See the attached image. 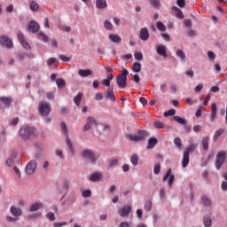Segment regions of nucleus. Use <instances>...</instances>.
I'll list each match as a JSON object with an SVG mask.
<instances>
[{
  "instance_id": "nucleus-1",
  "label": "nucleus",
  "mask_w": 227,
  "mask_h": 227,
  "mask_svg": "<svg viewBox=\"0 0 227 227\" xmlns=\"http://www.w3.org/2000/svg\"><path fill=\"white\" fill-rule=\"evenodd\" d=\"M36 136H38V129L36 128L23 126L20 129V137L23 141H27L30 137H36Z\"/></svg>"
},
{
  "instance_id": "nucleus-2",
  "label": "nucleus",
  "mask_w": 227,
  "mask_h": 227,
  "mask_svg": "<svg viewBox=\"0 0 227 227\" xmlns=\"http://www.w3.org/2000/svg\"><path fill=\"white\" fill-rule=\"evenodd\" d=\"M150 137V134L146 132V130H139L136 134L127 135V138L129 139V141H134V143L146 141V137Z\"/></svg>"
},
{
  "instance_id": "nucleus-3",
  "label": "nucleus",
  "mask_w": 227,
  "mask_h": 227,
  "mask_svg": "<svg viewBox=\"0 0 227 227\" xmlns=\"http://www.w3.org/2000/svg\"><path fill=\"white\" fill-rule=\"evenodd\" d=\"M127 77H129V70L123 69L121 74L116 77V84L119 88H127Z\"/></svg>"
},
{
  "instance_id": "nucleus-4",
  "label": "nucleus",
  "mask_w": 227,
  "mask_h": 227,
  "mask_svg": "<svg viewBox=\"0 0 227 227\" xmlns=\"http://www.w3.org/2000/svg\"><path fill=\"white\" fill-rule=\"evenodd\" d=\"M196 145L192 144L187 147L186 151L184 153L183 155L182 168H187V166H189L190 153H192V152L196 150Z\"/></svg>"
},
{
  "instance_id": "nucleus-5",
  "label": "nucleus",
  "mask_w": 227,
  "mask_h": 227,
  "mask_svg": "<svg viewBox=\"0 0 227 227\" xmlns=\"http://www.w3.org/2000/svg\"><path fill=\"white\" fill-rule=\"evenodd\" d=\"M224 162H226V151H220L216 154V159L215 162L216 169H221Z\"/></svg>"
},
{
  "instance_id": "nucleus-6",
  "label": "nucleus",
  "mask_w": 227,
  "mask_h": 227,
  "mask_svg": "<svg viewBox=\"0 0 227 227\" xmlns=\"http://www.w3.org/2000/svg\"><path fill=\"white\" fill-rule=\"evenodd\" d=\"M82 157L89 160L90 164H95L97 162V157L95 156V153L91 151V149H84L81 153Z\"/></svg>"
},
{
  "instance_id": "nucleus-7",
  "label": "nucleus",
  "mask_w": 227,
  "mask_h": 227,
  "mask_svg": "<svg viewBox=\"0 0 227 227\" xmlns=\"http://www.w3.org/2000/svg\"><path fill=\"white\" fill-rule=\"evenodd\" d=\"M39 114L43 117L49 116L51 114V104L47 101L39 102Z\"/></svg>"
},
{
  "instance_id": "nucleus-8",
  "label": "nucleus",
  "mask_w": 227,
  "mask_h": 227,
  "mask_svg": "<svg viewBox=\"0 0 227 227\" xmlns=\"http://www.w3.org/2000/svg\"><path fill=\"white\" fill-rule=\"evenodd\" d=\"M131 212H132V206L130 205H124L118 208V214L120 217H129Z\"/></svg>"
},
{
  "instance_id": "nucleus-9",
  "label": "nucleus",
  "mask_w": 227,
  "mask_h": 227,
  "mask_svg": "<svg viewBox=\"0 0 227 227\" xmlns=\"http://www.w3.org/2000/svg\"><path fill=\"white\" fill-rule=\"evenodd\" d=\"M0 45L5 49H13V42L7 35H0Z\"/></svg>"
},
{
  "instance_id": "nucleus-10",
  "label": "nucleus",
  "mask_w": 227,
  "mask_h": 227,
  "mask_svg": "<svg viewBox=\"0 0 227 227\" xmlns=\"http://www.w3.org/2000/svg\"><path fill=\"white\" fill-rule=\"evenodd\" d=\"M172 170L171 168H168L163 176V182H166L168 178V189H171L173 187V182H175V175H172Z\"/></svg>"
},
{
  "instance_id": "nucleus-11",
  "label": "nucleus",
  "mask_w": 227,
  "mask_h": 227,
  "mask_svg": "<svg viewBox=\"0 0 227 227\" xmlns=\"http://www.w3.org/2000/svg\"><path fill=\"white\" fill-rule=\"evenodd\" d=\"M104 98L106 100H111V102H116V97H114V88H107L106 91L103 93Z\"/></svg>"
},
{
  "instance_id": "nucleus-12",
  "label": "nucleus",
  "mask_w": 227,
  "mask_h": 227,
  "mask_svg": "<svg viewBox=\"0 0 227 227\" xmlns=\"http://www.w3.org/2000/svg\"><path fill=\"white\" fill-rule=\"evenodd\" d=\"M97 120L94 119L92 116H88L87 117V122L83 127V132H88V130H91V126L92 125H97Z\"/></svg>"
},
{
  "instance_id": "nucleus-13",
  "label": "nucleus",
  "mask_w": 227,
  "mask_h": 227,
  "mask_svg": "<svg viewBox=\"0 0 227 227\" xmlns=\"http://www.w3.org/2000/svg\"><path fill=\"white\" fill-rule=\"evenodd\" d=\"M26 171L28 175H35V171H36V161L35 160L27 164Z\"/></svg>"
},
{
  "instance_id": "nucleus-14",
  "label": "nucleus",
  "mask_w": 227,
  "mask_h": 227,
  "mask_svg": "<svg viewBox=\"0 0 227 227\" xmlns=\"http://www.w3.org/2000/svg\"><path fill=\"white\" fill-rule=\"evenodd\" d=\"M18 40L23 48H25L27 51H31V45H29L27 43V41H26V38L24 37V34L20 32L18 34Z\"/></svg>"
},
{
  "instance_id": "nucleus-15",
  "label": "nucleus",
  "mask_w": 227,
  "mask_h": 227,
  "mask_svg": "<svg viewBox=\"0 0 227 227\" xmlns=\"http://www.w3.org/2000/svg\"><path fill=\"white\" fill-rule=\"evenodd\" d=\"M27 29L30 33H38L40 30V24L35 20H31L27 25Z\"/></svg>"
},
{
  "instance_id": "nucleus-16",
  "label": "nucleus",
  "mask_w": 227,
  "mask_h": 227,
  "mask_svg": "<svg viewBox=\"0 0 227 227\" xmlns=\"http://www.w3.org/2000/svg\"><path fill=\"white\" fill-rule=\"evenodd\" d=\"M139 38L143 42H148V40L150 39V32L148 31L147 27H142L140 29Z\"/></svg>"
},
{
  "instance_id": "nucleus-17",
  "label": "nucleus",
  "mask_w": 227,
  "mask_h": 227,
  "mask_svg": "<svg viewBox=\"0 0 227 227\" xmlns=\"http://www.w3.org/2000/svg\"><path fill=\"white\" fill-rule=\"evenodd\" d=\"M167 49L164 44H158L156 47V52L159 54V56H161L162 58H168V53L166 52Z\"/></svg>"
},
{
  "instance_id": "nucleus-18",
  "label": "nucleus",
  "mask_w": 227,
  "mask_h": 227,
  "mask_svg": "<svg viewBox=\"0 0 227 227\" xmlns=\"http://www.w3.org/2000/svg\"><path fill=\"white\" fill-rule=\"evenodd\" d=\"M40 208H43V203L41 201H35L30 205L29 212H37Z\"/></svg>"
},
{
  "instance_id": "nucleus-19",
  "label": "nucleus",
  "mask_w": 227,
  "mask_h": 227,
  "mask_svg": "<svg viewBox=\"0 0 227 227\" xmlns=\"http://www.w3.org/2000/svg\"><path fill=\"white\" fill-rule=\"evenodd\" d=\"M10 212L14 217H20V215H22V208L15 206H11Z\"/></svg>"
},
{
  "instance_id": "nucleus-20",
  "label": "nucleus",
  "mask_w": 227,
  "mask_h": 227,
  "mask_svg": "<svg viewBox=\"0 0 227 227\" xmlns=\"http://www.w3.org/2000/svg\"><path fill=\"white\" fill-rule=\"evenodd\" d=\"M215 118H217V105L213 103L211 105L210 121H215Z\"/></svg>"
},
{
  "instance_id": "nucleus-21",
  "label": "nucleus",
  "mask_w": 227,
  "mask_h": 227,
  "mask_svg": "<svg viewBox=\"0 0 227 227\" xmlns=\"http://www.w3.org/2000/svg\"><path fill=\"white\" fill-rule=\"evenodd\" d=\"M78 75L80 77H90V75H93V71L91 69H79Z\"/></svg>"
},
{
  "instance_id": "nucleus-22",
  "label": "nucleus",
  "mask_w": 227,
  "mask_h": 227,
  "mask_svg": "<svg viewBox=\"0 0 227 227\" xmlns=\"http://www.w3.org/2000/svg\"><path fill=\"white\" fill-rule=\"evenodd\" d=\"M159 140L155 137H152L148 139L147 150H152V148H155Z\"/></svg>"
},
{
  "instance_id": "nucleus-23",
  "label": "nucleus",
  "mask_w": 227,
  "mask_h": 227,
  "mask_svg": "<svg viewBox=\"0 0 227 227\" xmlns=\"http://www.w3.org/2000/svg\"><path fill=\"white\" fill-rule=\"evenodd\" d=\"M113 79H114V76L113 75V74H108L106 75V79H103L101 82L103 86L109 88L111 86V81H113Z\"/></svg>"
},
{
  "instance_id": "nucleus-24",
  "label": "nucleus",
  "mask_w": 227,
  "mask_h": 227,
  "mask_svg": "<svg viewBox=\"0 0 227 227\" xmlns=\"http://www.w3.org/2000/svg\"><path fill=\"white\" fill-rule=\"evenodd\" d=\"M201 203L204 207H212V199L207 195L201 197Z\"/></svg>"
},
{
  "instance_id": "nucleus-25",
  "label": "nucleus",
  "mask_w": 227,
  "mask_h": 227,
  "mask_svg": "<svg viewBox=\"0 0 227 227\" xmlns=\"http://www.w3.org/2000/svg\"><path fill=\"white\" fill-rule=\"evenodd\" d=\"M108 38L113 43H121V37L118 34H111Z\"/></svg>"
},
{
  "instance_id": "nucleus-26",
  "label": "nucleus",
  "mask_w": 227,
  "mask_h": 227,
  "mask_svg": "<svg viewBox=\"0 0 227 227\" xmlns=\"http://www.w3.org/2000/svg\"><path fill=\"white\" fill-rule=\"evenodd\" d=\"M66 144L67 145V148H68L71 155H75V151L74 150V144L72 143V140L70 139V137H67Z\"/></svg>"
},
{
  "instance_id": "nucleus-27",
  "label": "nucleus",
  "mask_w": 227,
  "mask_h": 227,
  "mask_svg": "<svg viewBox=\"0 0 227 227\" xmlns=\"http://www.w3.org/2000/svg\"><path fill=\"white\" fill-rule=\"evenodd\" d=\"M96 8H98V10H104V8H107V1L96 0Z\"/></svg>"
},
{
  "instance_id": "nucleus-28",
  "label": "nucleus",
  "mask_w": 227,
  "mask_h": 227,
  "mask_svg": "<svg viewBox=\"0 0 227 227\" xmlns=\"http://www.w3.org/2000/svg\"><path fill=\"white\" fill-rule=\"evenodd\" d=\"M0 102H3L5 107H10V106H12V102H13V99L8 97H0Z\"/></svg>"
},
{
  "instance_id": "nucleus-29",
  "label": "nucleus",
  "mask_w": 227,
  "mask_h": 227,
  "mask_svg": "<svg viewBox=\"0 0 227 227\" xmlns=\"http://www.w3.org/2000/svg\"><path fill=\"white\" fill-rule=\"evenodd\" d=\"M102 178V174L100 172H95L90 176V182H98Z\"/></svg>"
},
{
  "instance_id": "nucleus-30",
  "label": "nucleus",
  "mask_w": 227,
  "mask_h": 227,
  "mask_svg": "<svg viewBox=\"0 0 227 227\" xmlns=\"http://www.w3.org/2000/svg\"><path fill=\"white\" fill-rule=\"evenodd\" d=\"M172 11L175 12V15L177 19H184V12L177 6H172Z\"/></svg>"
},
{
  "instance_id": "nucleus-31",
  "label": "nucleus",
  "mask_w": 227,
  "mask_h": 227,
  "mask_svg": "<svg viewBox=\"0 0 227 227\" xmlns=\"http://www.w3.org/2000/svg\"><path fill=\"white\" fill-rule=\"evenodd\" d=\"M144 208L145 212H152V208H153V203L152 202L151 199L145 200L144 204Z\"/></svg>"
},
{
  "instance_id": "nucleus-32",
  "label": "nucleus",
  "mask_w": 227,
  "mask_h": 227,
  "mask_svg": "<svg viewBox=\"0 0 227 227\" xmlns=\"http://www.w3.org/2000/svg\"><path fill=\"white\" fill-rule=\"evenodd\" d=\"M203 224L205 227H211L212 226V218L210 215H206L203 218Z\"/></svg>"
},
{
  "instance_id": "nucleus-33",
  "label": "nucleus",
  "mask_w": 227,
  "mask_h": 227,
  "mask_svg": "<svg viewBox=\"0 0 227 227\" xmlns=\"http://www.w3.org/2000/svg\"><path fill=\"white\" fill-rule=\"evenodd\" d=\"M223 134H224V129H219L218 130H216L213 137V141L215 143L217 142V139H219V137H221V136H223Z\"/></svg>"
},
{
  "instance_id": "nucleus-34",
  "label": "nucleus",
  "mask_w": 227,
  "mask_h": 227,
  "mask_svg": "<svg viewBox=\"0 0 227 227\" xmlns=\"http://www.w3.org/2000/svg\"><path fill=\"white\" fill-rule=\"evenodd\" d=\"M29 8L31 12H37L38 10H40V4H38L36 1H32L29 4Z\"/></svg>"
},
{
  "instance_id": "nucleus-35",
  "label": "nucleus",
  "mask_w": 227,
  "mask_h": 227,
  "mask_svg": "<svg viewBox=\"0 0 227 227\" xmlns=\"http://www.w3.org/2000/svg\"><path fill=\"white\" fill-rule=\"evenodd\" d=\"M81 100H82V92L78 93L74 98V102L75 106H77V107H79V106H81Z\"/></svg>"
},
{
  "instance_id": "nucleus-36",
  "label": "nucleus",
  "mask_w": 227,
  "mask_h": 227,
  "mask_svg": "<svg viewBox=\"0 0 227 227\" xmlns=\"http://www.w3.org/2000/svg\"><path fill=\"white\" fill-rule=\"evenodd\" d=\"M61 189L68 192V189H70V182H68L67 179L63 180L61 183Z\"/></svg>"
},
{
  "instance_id": "nucleus-37",
  "label": "nucleus",
  "mask_w": 227,
  "mask_h": 227,
  "mask_svg": "<svg viewBox=\"0 0 227 227\" xmlns=\"http://www.w3.org/2000/svg\"><path fill=\"white\" fill-rule=\"evenodd\" d=\"M130 162L133 166H137V164H139V156L137 154H133L130 157Z\"/></svg>"
},
{
  "instance_id": "nucleus-38",
  "label": "nucleus",
  "mask_w": 227,
  "mask_h": 227,
  "mask_svg": "<svg viewBox=\"0 0 227 227\" xmlns=\"http://www.w3.org/2000/svg\"><path fill=\"white\" fill-rule=\"evenodd\" d=\"M104 27L106 29V31H113L114 26H113V23L111 21L106 20L104 22Z\"/></svg>"
},
{
  "instance_id": "nucleus-39",
  "label": "nucleus",
  "mask_w": 227,
  "mask_h": 227,
  "mask_svg": "<svg viewBox=\"0 0 227 227\" xmlns=\"http://www.w3.org/2000/svg\"><path fill=\"white\" fill-rule=\"evenodd\" d=\"M159 196L161 201H166V189L164 187L160 189Z\"/></svg>"
},
{
  "instance_id": "nucleus-40",
  "label": "nucleus",
  "mask_w": 227,
  "mask_h": 227,
  "mask_svg": "<svg viewBox=\"0 0 227 227\" xmlns=\"http://www.w3.org/2000/svg\"><path fill=\"white\" fill-rule=\"evenodd\" d=\"M37 36L39 38V40H42L43 42H49V36L47 35H45V33L43 32H39L37 34Z\"/></svg>"
},
{
  "instance_id": "nucleus-41",
  "label": "nucleus",
  "mask_w": 227,
  "mask_h": 227,
  "mask_svg": "<svg viewBox=\"0 0 227 227\" xmlns=\"http://www.w3.org/2000/svg\"><path fill=\"white\" fill-rule=\"evenodd\" d=\"M210 138H208V137H204L202 138V146H203V150L207 151L208 150V141H209Z\"/></svg>"
},
{
  "instance_id": "nucleus-42",
  "label": "nucleus",
  "mask_w": 227,
  "mask_h": 227,
  "mask_svg": "<svg viewBox=\"0 0 227 227\" xmlns=\"http://www.w3.org/2000/svg\"><path fill=\"white\" fill-rule=\"evenodd\" d=\"M174 121L180 123V125H185L187 123V121L180 116H174Z\"/></svg>"
},
{
  "instance_id": "nucleus-43",
  "label": "nucleus",
  "mask_w": 227,
  "mask_h": 227,
  "mask_svg": "<svg viewBox=\"0 0 227 227\" xmlns=\"http://www.w3.org/2000/svg\"><path fill=\"white\" fill-rule=\"evenodd\" d=\"M26 58H28L27 53L26 52L18 53V59H20V61H23V59H26ZM29 58H35V56L31 55L29 56Z\"/></svg>"
},
{
  "instance_id": "nucleus-44",
  "label": "nucleus",
  "mask_w": 227,
  "mask_h": 227,
  "mask_svg": "<svg viewBox=\"0 0 227 227\" xmlns=\"http://www.w3.org/2000/svg\"><path fill=\"white\" fill-rule=\"evenodd\" d=\"M132 70L133 72L139 74V72H141V64L138 62H135L132 66Z\"/></svg>"
},
{
  "instance_id": "nucleus-45",
  "label": "nucleus",
  "mask_w": 227,
  "mask_h": 227,
  "mask_svg": "<svg viewBox=\"0 0 227 227\" xmlns=\"http://www.w3.org/2000/svg\"><path fill=\"white\" fill-rule=\"evenodd\" d=\"M58 88H65V80L63 78H58L56 80Z\"/></svg>"
},
{
  "instance_id": "nucleus-46",
  "label": "nucleus",
  "mask_w": 227,
  "mask_h": 227,
  "mask_svg": "<svg viewBox=\"0 0 227 227\" xmlns=\"http://www.w3.org/2000/svg\"><path fill=\"white\" fill-rule=\"evenodd\" d=\"M176 54L177 58H180V59H182L183 61H184L186 56H185V53L184 52V51H182V50H177Z\"/></svg>"
},
{
  "instance_id": "nucleus-47",
  "label": "nucleus",
  "mask_w": 227,
  "mask_h": 227,
  "mask_svg": "<svg viewBox=\"0 0 227 227\" xmlns=\"http://www.w3.org/2000/svg\"><path fill=\"white\" fill-rule=\"evenodd\" d=\"M156 27L157 29H159V31H166V25L162 23V21H158L156 24Z\"/></svg>"
},
{
  "instance_id": "nucleus-48",
  "label": "nucleus",
  "mask_w": 227,
  "mask_h": 227,
  "mask_svg": "<svg viewBox=\"0 0 227 227\" xmlns=\"http://www.w3.org/2000/svg\"><path fill=\"white\" fill-rule=\"evenodd\" d=\"M176 113V111L175 109H169L168 111L163 113V116H165L166 118H168V116H175Z\"/></svg>"
},
{
  "instance_id": "nucleus-49",
  "label": "nucleus",
  "mask_w": 227,
  "mask_h": 227,
  "mask_svg": "<svg viewBox=\"0 0 227 227\" xmlns=\"http://www.w3.org/2000/svg\"><path fill=\"white\" fill-rule=\"evenodd\" d=\"M134 58L137 61H143V53L139 51H136L134 53Z\"/></svg>"
},
{
  "instance_id": "nucleus-50",
  "label": "nucleus",
  "mask_w": 227,
  "mask_h": 227,
  "mask_svg": "<svg viewBox=\"0 0 227 227\" xmlns=\"http://www.w3.org/2000/svg\"><path fill=\"white\" fill-rule=\"evenodd\" d=\"M183 24L184 27H189V28L192 27V21L190 19L184 20Z\"/></svg>"
},
{
  "instance_id": "nucleus-51",
  "label": "nucleus",
  "mask_w": 227,
  "mask_h": 227,
  "mask_svg": "<svg viewBox=\"0 0 227 227\" xmlns=\"http://www.w3.org/2000/svg\"><path fill=\"white\" fill-rule=\"evenodd\" d=\"M174 145H176L179 150L182 149V139L180 137H176L174 139Z\"/></svg>"
},
{
  "instance_id": "nucleus-52",
  "label": "nucleus",
  "mask_w": 227,
  "mask_h": 227,
  "mask_svg": "<svg viewBox=\"0 0 227 227\" xmlns=\"http://www.w3.org/2000/svg\"><path fill=\"white\" fill-rule=\"evenodd\" d=\"M27 217L28 219H38V217H42V213L28 214Z\"/></svg>"
},
{
  "instance_id": "nucleus-53",
  "label": "nucleus",
  "mask_w": 227,
  "mask_h": 227,
  "mask_svg": "<svg viewBox=\"0 0 227 227\" xmlns=\"http://www.w3.org/2000/svg\"><path fill=\"white\" fill-rule=\"evenodd\" d=\"M155 129H164V124L160 121H155L153 122Z\"/></svg>"
},
{
  "instance_id": "nucleus-54",
  "label": "nucleus",
  "mask_w": 227,
  "mask_h": 227,
  "mask_svg": "<svg viewBox=\"0 0 227 227\" xmlns=\"http://www.w3.org/2000/svg\"><path fill=\"white\" fill-rule=\"evenodd\" d=\"M60 129H61L62 131H64V133H65L66 135H68V128H67V123L61 122V123H60Z\"/></svg>"
},
{
  "instance_id": "nucleus-55",
  "label": "nucleus",
  "mask_w": 227,
  "mask_h": 227,
  "mask_svg": "<svg viewBox=\"0 0 227 227\" xmlns=\"http://www.w3.org/2000/svg\"><path fill=\"white\" fill-rule=\"evenodd\" d=\"M46 217L49 219V221H56V215L52 212L47 213Z\"/></svg>"
},
{
  "instance_id": "nucleus-56",
  "label": "nucleus",
  "mask_w": 227,
  "mask_h": 227,
  "mask_svg": "<svg viewBox=\"0 0 227 227\" xmlns=\"http://www.w3.org/2000/svg\"><path fill=\"white\" fill-rule=\"evenodd\" d=\"M6 221H8V223H17V221H19V217L17 216H6Z\"/></svg>"
},
{
  "instance_id": "nucleus-57",
  "label": "nucleus",
  "mask_w": 227,
  "mask_h": 227,
  "mask_svg": "<svg viewBox=\"0 0 227 227\" xmlns=\"http://www.w3.org/2000/svg\"><path fill=\"white\" fill-rule=\"evenodd\" d=\"M54 63H58V59L56 58H51L47 60V66L48 67H52Z\"/></svg>"
},
{
  "instance_id": "nucleus-58",
  "label": "nucleus",
  "mask_w": 227,
  "mask_h": 227,
  "mask_svg": "<svg viewBox=\"0 0 227 227\" xmlns=\"http://www.w3.org/2000/svg\"><path fill=\"white\" fill-rule=\"evenodd\" d=\"M82 196L83 198H90L91 196V190H84L82 192Z\"/></svg>"
},
{
  "instance_id": "nucleus-59",
  "label": "nucleus",
  "mask_w": 227,
  "mask_h": 227,
  "mask_svg": "<svg viewBox=\"0 0 227 227\" xmlns=\"http://www.w3.org/2000/svg\"><path fill=\"white\" fill-rule=\"evenodd\" d=\"M35 159H37V160L43 159V153H42V151H37L35 153Z\"/></svg>"
},
{
  "instance_id": "nucleus-60",
  "label": "nucleus",
  "mask_w": 227,
  "mask_h": 227,
  "mask_svg": "<svg viewBox=\"0 0 227 227\" xmlns=\"http://www.w3.org/2000/svg\"><path fill=\"white\" fill-rule=\"evenodd\" d=\"M153 171H154V175H159V173H160V163H156L154 165Z\"/></svg>"
},
{
  "instance_id": "nucleus-61",
  "label": "nucleus",
  "mask_w": 227,
  "mask_h": 227,
  "mask_svg": "<svg viewBox=\"0 0 227 227\" xmlns=\"http://www.w3.org/2000/svg\"><path fill=\"white\" fill-rule=\"evenodd\" d=\"M104 99V94L100 93V92H97L95 94V100L100 101Z\"/></svg>"
},
{
  "instance_id": "nucleus-62",
  "label": "nucleus",
  "mask_w": 227,
  "mask_h": 227,
  "mask_svg": "<svg viewBox=\"0 0 227 227\" xmlns=\"http://www.w3.org/2000/svg\"><path fill=\"white\" fill-rule=\"evenodd\" d=\"M176 4L179 8H185V0H176Z\"/></svg>"
},
{
  "instance_id": "nucleus-63",
  "label": "nucleus",
  "mask_w": 227,
  "mask_h": 227,
  "mask_svg": "<svg viewBox=\"0 0 227 227\" xmlns=\"http://www.w3.org/2000/svg\"><path fill=\"white\" fill-rule=\"evenodd\" d=\"M207 57L210 61H214V59H215V53H214V51H207Z\"/></svg>"
},
{
  "instance_id": "nucleus-64",
  "label": "nucleus",
  "mask_w": 227,
  "mask_h": 227,
  "mask_svg": "<svg viewBox=\"0 0 227 227\" xmlns=\"http://www.w3.org/2000/svg\"><path fill=\"white\" fill-rule=\"evenodd\" d=\"M67 222H61V223L56 222L53 223V226L54 227H63V226H67Z\"/></svg>"
}]
</instances>
